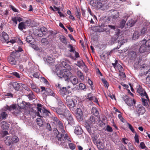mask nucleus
I'll return each instance as SVG.
<instances>
[{
	"label": "nucleus",
	"instance_id": "f257e3e1",
	"mask_svg": "<svg viewBox=\"0 0 150 150\" xmlns=\"http://www.w3.org/2000/svg\"><path fill=\"white\" fill-rule=\"evenodd\" d=\"M69 70L63 69L62 71L60 69H57L56 73L60 78L64 79L65 81H68L72 76V74L69 71Z\"/></svg>",
	"mask_w": 150,
	"mask_h": 150
},
{
	"label": "nucleus",
	"instance_id": "f03ea898",
	"mask_svg": "<svg viewBox=\"0 0 150 150\" xmlns=\"http://www.w3.org/2000/svg\"><path fill=\"white\" fill-rule=\"evenodd\" d=\"M137 92L140 93L142 97V100L143 105L144 106H147L148 105L147 102L149 101V97L147 93L145 91L144 92H142L143 89L140 86L137 88Z\"/></svg>",
	"mask_w": 150,
	"mask_h": 150
},
{
	"label": "nucleus",
	"instance_id": "7ed1b4c3",
	"mask_svg": "<svg viewBox=\"0 0 150 150\" xmlns=\"http://www.w3.org/2000/svg\"><path fill=\"white\" fill-rule=\"evenodd\" d=\"M66 103L67 106L70 108L71 110H73L74 108L76 106L75 102L72 98L69 96L66 97Z\"/></svg>",
	"mask_w": 150,
	"mask_h": 150
},
{
	"label": "nucleus",
	"instance_id": "20e7f679",
	"mask_svg": "<svg viewBox=\"0 0 150 150\" xmlns=\"http://www.w3.org/2000/svg\"><path fill=\"white\" fill-rule=\"evenodd\" d=\"M62 133L61 134H57V139L59 141H65V142L69 141L71 142V139L69 138L67 134H64L65 133V132H62Z\"/></svg>",
	"mask_w": 150,
	"mask_h": 150
},
{
	"label": "nucleus",
	"instance_id": "39448f33",
	"mask_svg": "<svg viewBox=\"0 0 150 150\" xmlns=\"http://www.w3.org/2000/svg\"><path fill=\"white\" fill-rule=\"evenodd\" d=\"M85 127L87 131L91 135H93L95 132L96 130V127L92 125L90 126L88 123H86L85 124Z\"/></svg>",
	"mask_w": 150,
	"mask_h": 150
},
{
	"label": "nucleus",
	"instance_id": "423d86ee",
	"mask_svg": "<svg viewBox=\"0 0 150 150\" xmlns=\"http://www.w3.org/2000/svg\"><path fill=\"white\" fill-rule=\"evenodd\" d=\"M122 99L125 101V103L128 106H132L133 105V104H135L136 101L134 100H132L129 97L125 95L122 97Z\"/></svg>",
	"mask_w": 150,
	"mask_h": 150
},
{
	"label": "nucleus",
	"instance_id": "0eeeda50",
	"mask_svg": "<svg viewBox=\"0 0 150 150\" xmlns=\"http://www.w3.org/2000/svg\"><path fill=\"white\" fill-rule=\"evenodd\" d=\"M66 112V114L64 116L68 120L69 124L72 125L74 124V119L72 115L70 113V111H67Z\"/></svg>",
	"mask_w": 150,
	"mask_h": 150
},
{
	"label": "nucleus",
	"instance_id": "6e6552de",
	"mask_svg": "<svg viewBox=\"0 0 150 150\" xmlns=\"http://www.w3.org/2000/svg\"><path fill=\"white\" fill-rule=\"evenodd\" d=\"M18 105L22 110L23 112V110H27L28 108H30V106L29 103H26L24 101H22Z\"/></svg>",
	"mask_w": 150,
	"mask_h": 150
},
{
	"label": "nucleus",
	"instance_id": "1a4fd4ad",
	"mask_svg": "<svg viewBox=\"0 0 150 150\" xmlns=\"http://www.w3.org/2000/svg\"><path fill=\"white\" fill-rule=\"evenodd\" d=\"M16 52H13L10 55V56L8 58V62L12 65H16V61L15 58V57L16 55Z\"/></svg>",
	"mask_w": 150,
	"mask_h": 150
},
{
	"label": "nucleus",
	"instance_id": "9d476101",
	"mask_svg": "<svg viewBox=\"0 0 150 150\" xmlns=\"http://www.w3.org/2000/svg\"><path fill=\"white\" fill-rule=\"evenodd\" d=\"M90 4L91 5L98 8H101L103 6L101 2L97 0H91L90 1Z\"/></svg>",
	"mask_w": 150,
	"mask_h": 150
},
{
	"label": "nucleus",
	"instance_id": "9b49d317",
	"mask_svg": "<svg viewBox=\"0 0 150 150\" xmlns=\"http://www.w3.org/2000/svg\"><path fill=\"white\" fill-rule=\"evenodd\" d=\"M136 112H137L138 116L143 115L145 112V109L142 105H139L137 106Z\"/></svg>",
	"mask_w": 150,
	"mask_h": 150
},
{
	"label": "nucleus",
	"instance_id": "f8f14e48",
	"mask_svg": "<svg viewBox=\"0 0 150 150\" xmlns=\"http://www.w3.org/2000/svg\"><path fill=\"white\" fill-rule=\"evenodd\" d=\"M76 117L77 120L79 121H81L83 120V113L81 110L80 108H77L76 110Z\"/></svg>",
	"mask_w": 150,
	"mask_h": 150
},
{
	"label": "nucleus",
	"instance_id": "ddd939ff",
	"mask_svg": "<svg viewBox=\"0 0 150 150\" xmlns=\"http://www.w3.org/2000/svg\"><path fill=\"white\" fill-rule=\"evenodd\" d=\"M69 110L66 108H57L56 112L57 114L62 115L64 116L66 114L67 111Z\"/></svg>",
	"mask_w": 150,
	"mask_h": 150
},
{
	"label": "nucleus",
	"instance_id": "4468645a",
	"mask_svg": "<svg viewBox=\"0 0 150 150\" xmlns=\"http://www.w3.org/2000/svg\"><path fill=\"white\" fill-rule=\"evenodd\" d=\"M41 88L42 89V91H45L46 93L48 95L54 96V92L50 89L49 88H46L44 87H41Z\"/></svg>",
	"mask_w": 150,
	"mask_h": 150
},
{
	"label": "nucleus",
	"instance_id": "2eb2a0df",
	"mask_svg": "<svg viewBox=\"0 0 150 150\" xmlns=\"http://www.w3.org/2000/svg\"><path fill=\"white\" fill-rule=\"evenodd\" d=\"M56 102L57 103L59 108H66V106L61 101V98L57 96L55 97Z\"/></svg>",
	"mask_w": 150,
	"mask_h": 150
},
{
	"label": "nucleus",
	"instance_id": "dca6fc26",
	"mask_svg": "<svg viewBox=\"0 0 150 150\" xmlns=\"http://www.w3.org/2000/svg\"><path fill=\"white\" fill-rule=\"evenodd\" d=\"M112 64L114 67L116 69L119 70V72L123 71V69L122 66L118 63L116 61L115 63H112Z\"/></svg>",
	"mask_w": 150,
	"mask_h": 150
},
{
	"label": "nucleus",
	"instance_id": "f3484780",
	"mask_svg": "<svg viewBox=\"0 0 150 150\" xmlns=\"http://www.w3.org/2000/svg\"><path fill=\"white\" fill-rule=\"evenodd\" d=\"M149 50L150 51V50L148 49V47L146 46L144 43H143L141 45L139 49V51L141 53L144 52L146 51H148Z\"/></svg>",
	"mask_w": 150,
	"mask_h": 150
},
{
	"label": "nucleus",
	"instance_id": "a211bd4d",
	"mask_svg": "<svg viewBox=\"0 0 150 150\" xmlns=\"http://www.w3.org/2000/svg\"><path fill=\"white\" fill-rule=\"evenodd\" d=\"M69 62L68 60L62 61L61 62V66L63 67L64 68V69H71L70 67L68 64V63Z\"/></svg>",
	"mask_w": 150,
	"mask_h": 150
},
{
	"label": "nucleus",
	"instance_id": "6ab92c4d",
	"mask_svg": "<svg viewBox=\"0 0 150 150\" xmlns=\"http://www.w3.org/2000/svg\"><path fill=\"white\" fill-rule=\"evenodd\" d=\"M59 93L62 96L64 97L66 95L67 92V88L66 87H63L62 88H60V89L59 90Z\"/></svg>",
	"mask_w": 150,
	"mask_h": 150
},
{
	"label": "nucleus",
	"instance_id": "aec40b11",
	"mask_svg": "<svg viewBox=\"0 0 150 150\" xmlns=\"http://www.w3.org/2000/svg\"><path fill=\"white\" fill-rule=\"evenodd\" d=\"M12 137L11 136H7L4 138V142L8 146H10L12 143L13 141L12 140Z\"/></svg>",
	"mask_w": 150,
	"mask_h": 150
},
{
	"label": "nucleus",
	"instance_id": "412c9836",
	"mask_svg": "<svg viewBox=\"0 0 150 150\" xmlns=\"http://www.w3.org/2000/svg\"><path fill=\"white\" fill-rule=\"evenodd\" d=\"M22 110L21 109L18 105H16L15 108L14 110V113L16 115L20 114L22 112Z\"/></svg>",
	"mask_w": 150,
	"mask_h": 150
},
{
	"label": "nucleus",
	"instance_id": "4be33fe9",
	"mask_svg": "<svg viewBox=\"0 0 150 150\" xmlns=\"http://www.w3.org/2000/svg\"><path fill=\"white\" fill-rule=\"evenodd\" d=\"M9 37L7 33L3 32L2 33V38H1V41L2 42H5L9 39Z\"/></svg>",
	"mask_w": 150,
	"mask_h": 150
},
{
	"label": "nucleus",
	"instance_id": "5701e85b",
	"mask_svg": "<svg viewBox=\"0 0 150 150\" xmlns=\"http://www.w3.org/2000/svg\"><path fill=\"white\" fill-rule=\"evenodd\" d=\"M74 132L77 135H80L82 134V131L80 126H77L75 127Z\"/></svg>",
	"mask_w": 150,
	"mask_h": 150
},
{
	"label": "nucleus",
	"instance_id": "b1692460",
	"mask_svg": "<svg viewBox=\"0 0 150 150\" xmlns=\"http://www.w3.org/2000/svg\"><path fill=\"white\" fill-rule=\"evenodd\" d=\"M69 79L74 85H76L78 83V79L76 76L72 75Z\"/></svg>",
	"mask_w": 150,
	"mask_h": 150
},
{
	"label": "nucleus",
	"instance_id": "393cba45",
	"mask_svg": "<svg viewBox=\"0 0 150 150\" xmlns=\"http://www.w3.org/2000/svg\"><path fill=\"white\" fill-rule=\"evenodd\" d=\"M26 40L28 43L31 44L33 45L34 43V39L31 35L27 36L26 38Z\"/></svg>",
	"mask_w": 150,
	"mask_h": 150
},
{
	"label": "nucleus",
	"instance_id": "a878e982",
	"mask_svg": "<svg viewBox=\"0 0 150 150\" xmlns=\"http://www.w3.org/2000/svg\"><path fill=\"white\" fill-rule=\"evenodd\" d=\"M128 17L127 16L125 17L124 19L121 20L120 22L119 27L120 28H122L124 26L126 21H127Z\"/></svg>",
	"mask_w": 150,
	"mask_h": 150
},
{
	"label": "nucleus",
	"instance_id": "bb28decb",
	"mask_svg": "<svg viewBox=\"0 0 150 150\" xmlns=\"http://www.w3.org/2000/svg\"><path fill=\"white\" fill-rule=\"evenodd\" d=\"M15 105H12L10 106H8V105H6V106H5L4 107V110L7 111L8 110L9 111H11L13 110H14V108H15Z\"/></svg>",
	"mask_w": 150,
	"mask_h": 150
},
{
	"label": "nucleus",
	"instance_id": "cd10ccee",
	"mask_svg": "<svg viewBox=\"0 0 150 150\" xmlns=\"http://www.w3.org/2000/svg\"><path fill=\"white\" fill-rule=\"evenodd\" d=\"M12 86H13V88L17 91H18L21 87L20 84L16 82L13 83L12 84Z\"/></svg>",
	"mask_w": 150,
	"mask_h": 150
},
{
	"label": "nucleus",
	"instance_id": "c85d7f7f",
	"mask_svg": "<svg viewBox=\"0 0 150 150\" xmlns=\"http://www.w3.org/2000/svg\"><path fill=\"white\" fill-rule=\"evenodd\" d=\"M129 57L131 59H135L137 57L136 53L134 51L130 52L129 54Z\"/></svg>",
	"mask_w": 150,
	"mask_h": 150
},
{
	"label": "nucleus",
	"instance_id": "c756f323",
	"mask_svg": "<svg viewBox=\"0 0 150 150\" xmlns=\"http://www.w3.org/2000/svg\"><path fill=\"white\" fill-rule=\"evenodd\" d=\"M87 122L89 123L94 124L96 122V118L93 115H91L89 118L87 120Z\"/></svg>",
	"mask_w": 150,
	"mask_h": 150
},
{
	"label": "nucleus",
	"instance_id": "7c9ffc66",
	"mask_svg": "<svg viewBox=\"0 0 150 150\" xmlns=\"http://www.w3.org/2000/svg\"><path fill=\"white\" fill-rule=\"evenodd\" d=\"M26 26L25 22H21L19 24L18 28L20 30L22 31L23 29H25Z\"/></svg>",
	"mask_w": 150,
	"mask_h": 150
},
{
	"label": "nucleus",
	"instance_id": "2f4dec72",
	"mask_svg": "<svg viewBox=\"0 0 150 150\" xmlns=\"http://www.w3.org/2000/svg\"><path fill=\"white\" fill-rule=\"evenodd\" d=\"M140 35H141L139 32L137 31H135L133 34L132 39L134 40H136L139 38Z\"/></svg>",
	"mask_w": 150,
	"mask_h": 150
},
{
	"label": "nucleus",
	"instance_id": "473e14b6",
	"mask_svg": "<svg viewBox=\"0 0 150 150\" xmlns=\"http://www.w3.org/2000/svg\"><path fill=\"white\" fill-rule=\"evenodd\" d=\"M78 77L82 80L84 79V77L83 73L80 70H78L76 73Z\"/></svg>",
	"mask_w": 150,
	"mask_h": 150
},
{
	"label": "nucleus",
	"instance_id": "72a5a7b5",
	"mask_svg": "<svg viewBox=\"0 0 150 150\" xmlns=\"http://www.w3.org/2000/svg\"><path fill=\"white\" fill-rule=\"evenodd\" d=\"M42 113L44 115H45L46 116H48L50 117H51L52 115L51 113L49 111L46 110H42Z\"/></svg>",
	"mask_w": 150,
	"mask_h": 150
},
{
	"label": "nucleus",
	"instance_id": "f704fd0d",
	"mask_svg": "<svg viewBox=\"0 0 150 150\" xmlns=\"http://www.w3.org/2000/svg\"><path fill=\"white\" fill-rule=\"evenodd\" d=\"M59 39L64 44L66 45L67 43V39L64 36H60Z\"/></svg>",
	"mask_w": 150,
	"mask_h": 150
},
{
	"label": "nucleus",
	"instance_id": "c9c22d12",
	"mask_svg": "<svg viewBox=\"0 0 150 150\" xmlns=\"http://www.w3.org/2000/svg\"><path fill=\"white\" fill-rule=\"evenodd\" d=\"M97 146L99 150H103V149L104 146L102 143L101 141H99L97 142Z\"/></svg>",
	"mask_w": 150,
	"mask_h": 150
},
{
	"label": "nucleus",
	"instance_id": "e433bc0d",
	"mask_svg": "<svg viewBox=\"0 0 150 150\" xmlns=\"http://www.w3.org/2000/svg\"><path fill=\"white\" fill-rule=\"evenodd\" d=\"M91 112L96 116H98L99 114L98 111L96 108L93 107L92 108Z\"/></svg>",
	"mask_w": 150,
	"mask_h": 150
},
{
	"label": "nucleus",
	"instance_id": "4c0bfd02",
	"mask_svg": "<svg viewBox=\"0 0 150 150\" xmlns=\"http://www.w3.org/2000/svg\"><path fill=\"white\" fill-rule=\"evenodd\" d=\"M75 64L80 68L85 66V63L83 61H78L77 63H75Z\"/></svg>",
	"mask_w": 150,
	"mask_h": 150
},
{
	"label": "nucleus",
	"instance_id": "58836bf2",
	"mask_svg": "<svg viewBox=\"0 0 150 150\" xmlns=\"http://www.w3.org/2000/svg\"><path fill=\"white\" fill-rule=\"evenodd\" d=\"M35 34L36 35L39 37H41L43 36V33L40 29H37L35 30Z\"/></svg>",
	"mask_w": 150,
	"mask_h": 150
},
{
	"label": "nucleus",
	"instance_id": "ea45409f",
	"mask_svg": "<svg viewBox=\"0 0 150 150\" xmlns=\"http://www.w3.org/2000/svg\"><path fill=\"white\" fill-rule=\"evenodd\" d=\"M56 123L58 125V127H59V128L61 129V132H64L65 131L63 129L64 126L63 125V124L62 122L59 121Z\"/></svg>",
	"mask_w": 150,
	"mask_h": 150
},
{
	"label": "nucleus",
	"instance_id": "a19ab883",
	"mask_svg": "<svg viewBox=\"0 0 150 150\" xmlns=\"http://www.w3.org/2000/svg\"><path fill=\"white\" fill-rule=\"evenodd\" d=\"M8 116V115L5 112H2L0 114V119H6Z\"/></svg>",
	"mask_w": 150,
	"mask_h": 150
},
{
	"label": "nucleus",
	"instance_id": "79ce46f5",
	"mask_svg": "<svg viewBox=\"0 0 150 150\" xmlns=\"http://www.w3.org/2000/svg\"><path fill=\"white\" fill-rule=\"evenodd\" d=\"M29 93L27 95L29 99L30 100H32L34 98L35 96L33 95V93L31 90H29Z\"/></svg>",
	"mask_w": 150,
	"mask_h": 150
},
{
	"label": "nucleus",
	"instance_id": "37998d69",
	"mask_svg": "<svg viewBox=\"0 0 150 150\" xmlns=\"http://www.w3.org/2000/svg\"><path fill=\"white\" fill-rule=\"evenodd\" d=\"M1 127L2 129H6L8 128V125L6 122H2L1 123Z\"/></svg>",
	"mask_w": 150,
	"mask_h": 150
},
{
	"label": "nucleus",
	"instance_id": "c03bdc74",
	"mask_svg": "<svg viewBox=\"0 0 150 150\" xmlns=\"http://www.w3.org/2000/svg\"><path fill=\"white\" fill-rule=\"evenodd\" d=\"M143 43L145 44L146 46L148 47V49L150 50V39H149L147 41L144 40H143Z\"/></svg>",
	"mask_w": 150,
	"mask_h": 150
},
{
	"label": "nucleus",
	"instance_id": "a18cd8bd",
	"mask_svg": "<svg viewBox=\"0 0 150 150\" xmlns=\"http://www.w3.org/2000/svg\"><path fill=\"white\" fill-rule=\"evenodd\" d=\"M115 38L117 37L116 40H117L118 39V37H120L119 35L121 33L120 30L119 29H117L115 32Z\"/></svg>",
	"mask_w": 150,
	"mask_h": 150
},
{
	"label": "nucleus",
	"instance_id": "49530a36",
	"mask_svg": "<svg viewBox=\"0 0 150 150\" xmlns=\"http://www.w3.org/2000/svg\"><path fill=\"white\" fill-rule=\"evenodd\" d=\"M46 60L47 62L50 64L53 63L54 62V60L53 58L50 56L47 57Z\"/></svg>",
	"mask_w": 150,
	"mask_h": 150
},
{
	"label": "nucleus",
	"instance_id": "de8ad7c7",
	"mask_svg": "<svg viewBox=\"0 0 150 150\" xmlns=\"http://www.w3.org/2000/svg\"><path fill=\"white\" fill-rule=\"evenodd\" d=\"M12 139L13 143H17L19 141L18 137L16 136H13L12 137Z\"/></svg>",
	"mask_w": 150,
	"mask_h": 150
},
{
	"label": "nucleus",
	"instance_id": "09e8293b",
	"mask_svg": "<svg viewBox=\"0 0 150 150\" xmlns=\"http://www.w3.org/2000/svg\"><path fill=\"white\" fill-rule=\"evenodd\" d=\"M134 21L132 20H129L127 23V25L130 27L132 26L135 23Z\"/></svg>",
	"mask_w": 150,
	"mask_h": 150
},
{
	"label": "nucleus",
	"instance_id": "8fccbe9b",
	"mask_svg": "<svg viewBox=\"0 0 150 150\" xmlns=\"http://www.w3.org/2000/svg\"><path fill=\"white\" fill-rule=\"evenodd\" d=\"M40 29L43 33V35H45L46 34L47 31V29L45 27H42Z\"/></svg>",
	"mask_w": 150,
	"mask_h": 150
},
{
	"label": "nucleus",
	"instance_id": "3c124183",
	"mask_svg": "<svg viewBox=\"0 0 150 150\" xmlns=\"http://www.w3.org/2000/svg\"><path fill=\"white\" fill-rule=\"evenodd\" d=\"M116 14L115 15H112L111 16V17L112 19H116L119 17V13L117 12L116 11H114Z\"/></svg>",
	"mask_w": 150,
	"mask_h": 150
},
{
	"label": "nucleus",
	"instance_id": "603ef678",
	"mask_svg": "<svg viewBox=\"0 0 150 150\" xmlns=\"http://www.w3.org/2000/svg\"><path fill=\"white\" fill-rule=\"evenodd\" d=\"M101 26L103 27L104 31L106 30L109 31L108 27V25H107L105 24L102 23L101 24Z\"/></svg>",
	"mask_w": 150,
	"mask_h": 150
},
{
	"label": "nucleus",
	"instance_id": "864d4df0",
	"mask_svg": "<svg viewBox=\"0 0 150 150\" xmlns=\"http://www.w3.org/2000/svg\"><path fill=\"white\" fill-rule=\"evenodd\" d=\"M68 47L70 49L69 51L70 52H75V49L73 47L72 45L69 44L68 45Z\"/></svg>",
	"mask_w": 150,
	"mask_h": 150
},
{
	"label": "nucleus",
	"instance_id": "5fc2aeb1",
	"mask_svg": "<svg viewBox=\"0 0 150 150\" xmlns=\"http://www.w3.org/2000/svg\"><path fill=\"white\" fill-rule=\"evenodd\" d=\"M147 30L146 27H144L141 31L140 35L141 36H144Z\"/></svg>",
	"mask_w": 150,
	"mask_h": 150
},
{
	"label": "nucleus",
	"instance_id": "6e6d98bb",
	"mask_svg": "<svg viewBox=\"0 0 150 150\" xmlns=\"http://www.w3.org/2000/svg\"><path fill=\"white\" fill-rule=\"evenodd\" d=\"M41 42L42 43L47 44L48 43V41L47 39L45 38H42L41 40Z\"/></svg>",
	"mask_w": 150,
	"mask_h": 150
},
{
	"label": "nucleus",
	"instance_id": "4d7b16f0",
	"mask_svg": "<svg viewBox=\"0 0 150 150\" xmlns=\"http://www.w3.org/2000/svg\"><path fill=\"white\" fill-rule=\"evenodd\" d=\"M79 86V89L80 90H84L86 87L85 85L83 83H80Z\"/></svg>",
	"mask_w": 150,
	"mask_h": 150
},
{
	"label": "nucleus",
	"instance_id": "13d9d810",
	"mask_svg": "<svg viewBox=\"0 0 150 150\" xmlns=\"http://www.w3.org/2000/svg\"><path fill=\"white\" fill-rule=\"evenodd\" d=\"M128 127V128L132 131L133 133H136L134 129H133L132 126L129 123H127Z\"/></svg>",
	"mask_w": 150,
	"mask_h": 150
},
{
	"label": "nucleus",
	"instance_id": "bf43d9fd",
	"mask_svg": "<svg viewBox=\"0 0 150 150\" xmlns=\"http://www.w3.org/2000/svg\"><path fill=\"white\" fill-rule=\"evenodd\" d=\"M37 110H38V112L37 114V115L41 117V116L40 115V113H41V114L42 115V109L40 108H37Z\"/></svg>",
	"mask_w": 150,
	"mask_h": 150
},
{
	"label": "nucleus",
	"instance_id": "052dcab7",
	"mask_svg": "<svg viewBox=\"0 0 150 150\" xmlns=\"http://www.w3.org/2000/svg\"><path fill=\"white\" fill-rule=\"evenodd\" d=\"M102 81L105 87L108 88L109 86V84L105 79H102Z\"/></svg>",
	"mask_w": 150,
	"mask_h": 150
},
{
	"label": "nucleus",
	"instance_id": "680f3d73",
	"mask_svg": "<svg viewBox=\"0 0 150 150\" xmlns=\"http://www.w3.org/2000/svg\"><path fill=\"white\" fill-rule=\"evenodd\" d=\"M69 148L71 150H74L75 149V145L71 143H69Z\"/></svg>",
	"mask_w": 150,
	"mask_h": 150
},
{
	"label": "nucleus",
	"instance_id": "e2e57ef3",
	"mask_svg": "<svg viewBox=\"0 0 150 150\" xmlns=\"http://www.w3.org/2000/svg\"><path fill=\"white\" fill-rule=\"evenodd\" d=\"M106 130L108 132H112L113 131L112 127L108 125L107 126Z\"/></svg>",
	"mask_w": 150,
	"mask_h": 150
},
{
	"label": "nucleus",
	"instance_id": "0e129e2a",
	"mask_svg": "<svg viewBox=\"0 0 150 150\" xmlns=\"http://www.w3.org/2000/svg\"><path fill=\"white\" fill-rule=\"evenodd\" d=\"M41 81L43 82L44 83H46V84H47L48 83V81L44 78L42 77H41Z\"/></svg>",
	"mask_w": 150,
	"mask_h": 150
},
{
	"label": "nucleus",
	"instance_id": "69168bd1",
	"mask_svg": "<svg viewBox=\"0 0 150 150\" xmlns=\"http://www.w3.org/2000/svg\"><path fill=\"white\" fill-rule=\"evenodd\" d=\"M75 13L77 18L79 19H80L81 16V14L80 13V12L78 10H77L75 12Z\"/></svg>",
	"mask_w": 150,
	"mask_h": 150
},
{
	"label": "nucleus",
	"instance_id": "338daca9",
	"mask_svg": "<svg viewBox=\"0 0 150 150\" xmlns=\"http://www.w3.org/2000/svg\"><path fill=\"white\" fill-rule=\"evenodd\" d=\"M51 117H52V120L56 122V123L59 121V119L57 117H56L53 116L52 115Z\"/></svg>",
	"mask_w": 150,
	"mask_h": 150
},
{
	"label": "nucleus",
	"instance_id": "774afa93",
	"mask_svg": "<svg viewBox=\"0 0 150 150\" xmlns=\"http://www.w3.org/2000/svg\"><path fill=\"white\" fill-rule=\"evenodd\" d=\"M119 148L121 150H127L124 145L122 144H120Z\"/></svg>",
	"mask_w": 150,
	"mask_h": 150
}]
</instances>
